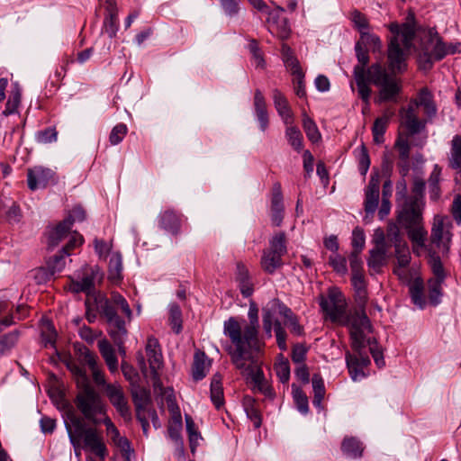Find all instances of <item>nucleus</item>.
<instances>
[{
    "instance_id": "nucleus-9",
    "label": "nucleus",
    "mask_w": 461,
    "mask_h": 461,
    "mask_svg": "<svg viewBox=\"0 0 461 461\" xmlns=\"http://www.w3.org/2000/svg\"><path fill=\"white\" fill-rule=\"evenodd\" d=\"M98 307L100 314L105 318L108 323V328H110V321L105 312L106 308H110L118 319H122L118 315V311L125 315L128 321H131L132 319V312L128 302L119 293L113 292L111 294V297L109 299L101 300Z\"/></svg>"
},
{
    "instance_id": "nucleus-27",
    "label": "nucleus",
    "mask_w": 461,
    "mask_h": 461,
    "mask_svg": "<svg viewBox=\"0 0 461 461\" xmlns=\"http://www.w3.org/2000/svg\"><path fill=\"white\" fill-rule=\"evenodd\" d=\"M160 228L176 235L180 229V218L171 210H167L160 213L158 218Z\"/></svg>"
},
{
    "instance_id": "nucleus-42",
    "label": "nucleus",
    "mask_w": 461,
    "mask_h": 461,
    "mask_svg": "<svg viewBox=\"0 0 461 461\" xmlns=\"http://www.w3.org/2000/svg\"><path fill=\"white\" fill-rule=\"evenodd\" d=\"M443 281L444 279H430L429 281V299L433 305L440 303Z\"/></svg>"
},
{
    "instance_id": "nucleus-49",
    "label": "nucleus",
    "mask_w": 461,
    "mask_h": 461,
    "mask_svg": "<svg viewBox=\"0 0 461 461\" xmlns=\"http://www.w3.org/2000/svg\"><path fill=\"white\" fill-rule=\"evenodd\" d=\"M169 321L172 329L176 333H179L182 330V313L178 305L171 304L169 310Z\"/></svg>"
},
{
    "instance_id": "nucleus-63",
    "label": "nucleus",
    "mask_w": 461,
    "mask_h": 461,
    "mask_svg": "<svg viewBox=\"0 0 461 461\" xmlns=\"http://www.w3.org/2000/svg\"><path fill=\"white\" fill-rule=\"evenodd\" d=\"M94 243L95 250L98 254L99 258H105L112 249V243L105 242L104 240L98 239H95Z\"/></svg>"
},
{
    "instance_id": "nucleus-35",
    "label": "nucleus",
    "mask_w": 461,
    "mask_h": 461,
    "mask_svg": "<svg viewBox=\"0 0 461 461\" xmlns=\"http://www.w3.org/2000/svg\"><path fill=\"white\" fill-rule=\"evenodd\" d=\"M237 280L239 282L241 294L245 297L250 296L253 293V286L249 280L248 270L240 264L238 265Z\"/></svg>"
},
{
    "instance_id": "nucleus-7",
    "label": "nucleus",
    "mask_w": 461,
    "mask_h": 461,
    "mask_svg": "<svg viewBox=\"0 0 461 461\" xmlns=\"http://www.w3.org/2000/svg\"><path fill=\"white\" fill-rule=\"evenodd\" d=\"M286 237L285 232L275 234L269 240V248L263 251L261 267L268 274H273L283 265L282 257L286 254Z\"/></svg>"
},
{
    "instance_id": "nucleus-33",
    "label": "nucleus",
    "mask_w": 461,
    "mask_h": 461,
    "mask_svg": "<svg viewBox=\"0 0 461 461\" xmlns=\"http://www.w3.org/2000/svg\"><path fill=\"white\" fill-rule=\"evenodd\" d=\"M449 166L461 173V136L456 135L451 141Z\"/></svg>"
},
{
    "instance_id": "nucleus-37",
    "label": "nucleus",
    "mask_w": 461,
    "mask_h": 461,
    "mask_svg": "<svg viewBox=\"0 0 461 461\" xmlns=\"http://www.w3.org/2000/svg\"><path fill=\"white\" fill-rule=\"evenodd\" d=\"M303 127L307 138L313 143L321 140V133L314 121L306 113L303 114Z\"/></svg>"
},
{
    "instance_id": "nucleus-40",
    "label": "nucleus",
    "mask_w": 461,
    "mask_h": 461,
    "mask_svg": "<svg viewBox=\"0 0 461 461\" xmlns=\"http://www.w3.org/2000/svg\"><path fill=\"white\" fill-rule=\"evenodd\" d=\"M312 388L314 392L313 404L320 407L325 395V386L321 376L319 374H314L312 379Z\"/></svg>"
},
{
    "instance_id": "nucleus-3",
    "label": "nucleus",
    "mask_w": 461,
    "mask_h": 461,
    "mask_svg": "<svg viewBox=\"0 0 461 461\" xmlns=\"http://www.w3.org/2000/svg\"><path fill=\"white\" fill-rule=\"evenodd\" d=\"M320 305L332 322L348 329L351 346L355 349L357 350L365 345L366 334L372 331L366 312L362 309L348 311L346 299L337 289H330L326 297L321 296Z\"/></svg>"
},
{
    "instance_id": "nucleus-16",
    "label": "nucleus",
    "mask_w": 461,
    "mask_h": 461,
    "mask_svg": "<svg viewBox=\"0 0 461 461\" xmlns=\"http://www.w3.org/2000/svg\"><path fill=\"white\" fill-rule=\"evenodd\" d=\"M285 207L281 185L275 183L272 187L270 216L274 226H280L284 219Z\"/></svg>"
},
{
    "instance_id": "nucleus-61",
    "label": "nucleus",
    "mask_w": 461,
    "mask_h": 461,
    "mask_svg": "<svg viewBox=\"0 0 461 461\" xmlns=\"http://www.w3.org/2000/svg\"><path fill=\"white\" fill-rule=\"evenodd\" d=\"M284 62L286 68L296 77V78L301 79L303 77V73L299 66V61L294 56H289L285 60H284Z\"/></svg>"
},
{
    "instance_id": "nucleus-15",
    "label": "nucleus",
    "mask_w": 461,
    "mask_h": 461,
    "mask_svg": "<svg viewBox=\"0 0 461 461\" xmlns=\"http://www.w3.org/2000/svg\"><path fill=\"white\" fill-rule=\"evenodd\" d=\"M104 392L121 416L123 418L129 417L130 408L122 386L117 384H106Z\"/></svg>"
},
{
    "instance_id": "nucleus-38",
    "label": "nucleus",
    "mask_w": 461,
    "mask_h": 461,
    "mask_svg": "<svg viewBox=\"0 0 461 461\" xmlns=\"http://www.w3.org/2000/svg\"><path fill=\"white\" fill-rule=\"evenodd\" d=\"M342 451L352 457H358L362 455L363 447L361 443L355 438H345L341 445Z\"/></svg>"
},
{
    "instance_id": "nucleus-18",
    "label": "nucleus",
    "mask_w": 461,
    "mask_h": 461,
    "mask_svg": "<svg viewBox=\"0 0 461 461\" xmlns=\"http://www.w3.org/2000/svg\"><path fill=\"white\" fill-rule=\"evenodd\" d=\"M82 360L86 365L88 366L89 369L91 370L94 382L98 386L102 385L105 389L107 384L105 381L104 373L100 368V366L98 364V357L90 350L86 348L82 352Z\"/></svg>"
},
{
    "instance_id": "nucleus-30",
    "label": "nucleus",
    "mask_w": 461,
    "mask_h": 461,
    "mask_svg": "<svg viewBox=\"0 0 461 461\" xmlns=\"http://www.w3.org/2000/svg\"><path fill=\"white\" fill-rule=\"evenodd\" d=\"M122 256L119 252H114L111 255L108 265V279L117 284L122 279Z\"/></svg>"
},
{
    "instance_id": "nucleus-22",
    "label": "nucleus",
    "mask_w": 461,
    "mask_h": 461,
    "mask_svg": "<svg viewBox=\"0 0 461 461\" xmlns=\"http://www.w3.org/2000/svg\"><path fill=\"white\" fill-rule=\"evenodd\" d=\"M253 106L255 115L259 122L260 130L264 132L268 127L269 119L265 97L258 89L255 91Z\"/></svg>"
},
{
    "instance_id": "nucleus-50",
    "label": "nucleus",
    "mask_w": 461,
    "mask_h": 461,
    "mask_svg": "<svg viewBox=\"0 0 461 461\" xmlns=\"http://www.w3.org/2000/svg\"><path fill=\"white\" fill-rule=\"evenodd\" d=\"M21 102V92L18 87L14 90L5 104V109L4 111L5 115H9L16 112Z\"/></svg>"
},
{
    "instance_id": "nucleus-5",
    "label": "nucleus",
    "mask_w": 461,
    "mask_h": 461,
    "mask_svg": "<svg viewBox=\"0 0 461 461\" xmlns=\"http://www.w3.org/2000/svg\"><path fill=\"white\" fill-rule=\"evenodd\" d=\"M422 52L425 59L424 68L431 67L434 60H439L445 56L461 52V42L444 43L438 33L429 31L422 41Z\"/></svg>"
},
{
    "instance_id": "nucleus-47",
    "label": "nucleus",
    "mask_w": 461,
    "mask_h": 461,
    "mask_svg": "<svg viewBox=\"0 0 461 461\" xmlns=\"http://www.w3.org/2000/svg\"><path fill=\"white\" fill-rule=\"evenodd\" d=\"M394 249L397 265L400 267H408L411 261V253L407 243H397Z\"/></svg>"
},
{
    "instance_id": "nucleus-36",
    "label": "nucleus",
    "mask_w": 461,
    "mask_h": 461,
    "mask_svg": "<svg viewBox=\"0 0 461 461\" xmlns=\"http://www.w3.org/2000/svg\"><path fill=\"white\" fill-rule=\"evenodd\" d=\"M285 130V137L289 142V144L295 149L296 151H301L303 149V134L300 130L294 126L293 124H286Z\"/></svg>"
},
{
    "instance_id": "nucleus-31",
    "label": "nucleus",
    "mask_w": 461,
    "mask_h": 461,
    "mask_svg": "<svg viewBox=\"0 0 461 461\" xmlns=\"http://www.w3.org/2000/svg\"><path fill=\"white\" fill-rule=\"evenodd\" d=\"M366 50L370 49L373 52H380L382 49V42L378 36L370 33L368 31L363 32L360 34L358 41L356 43Z\"/></svg>"
},
{
    "instance_id": "nucleus-55",
    "label": "nucleus",
    "mask_w": 461,
    "mask_h": 461,
    "mask_svg": "<svg viewBox=\"0 0 461 461\" xmlns=\"http://www.w3.org/2000/svg\"><path fill=\"white\" fill-rule=\"evenodd\" d=\"M330 264L333 267V269L339 274H346L348 271L347 268V260L344 257L335 254L330 257Z\"/></svg>"
},
{
    "instance_id": "nucleus-62",
    "label": "nucleus",
    "mask_w": 461,
    "mask_h": 461,
    "mask_svg": "<svg viewBox=\"0 0 461 461\" xmlns=\"http://www.w3.org/2000/svg\"><path fill=\"white\" fill-rule=\"evenodd\" d=\"M359 171L361 175L365 176L370 167V158L366 147L361 146L358 154Z\"/></svg>"
},
{
    "instance_id": "nucleus-52",
    "label": "nucleus",
    "mask_w": 461,
    "mask_h": 461,
    "mask_svg": "<svg viewBox=\"0 0 461 461\" xmlns=\"http://www.w3.org/2000/svg\"><path fill=\"white\" fill-rule=\"evenodd\" d=\"M355 50L358 64L354 67V71L357 68H361L363 75H367V71L366 72V67L369 62L368 50L362 48L357 44H356Z\"/></svg>"
},
{
    "instance_id": "nucleus-26",
    "label": "nucleus",
    "mask_w": 461,
    "mask_h": 461,
    "mask_svg": "<svg viewBox=\"0 0 461 461\" xmlns=\"http://www.w3.org/2000/svg\"><path fill=\"white\" fill-rule=\"evenodd\" d=\"M405 229L407 230L408 237L412 243L413 253L420 255V250L425 247L427 231L420 223Z\"/></svg>"
},
{
    "instance_id": "nucleus-58",
    "label": "nucleus",
    "mask_w": 461,
    "mask_h": 461,
    "mask_svg": "<svg viewBox=\"0 0 461 461\" xmlns=\"http://www.w3.org/2000/svg\"><path fill=\"white\" fill-rule=\"evenodd\" d=\"M17 341L16 333H9L0 339V356L10 350Z\"/></svg>"
},
{
    "instance_id": "nucleus-21",
    "label": "nucleus",
    "mask_w": 461,
    "mask_h": 461,
    "mask_svg": "<svg viewBox=\"0 0 461 461\" xmlns=\"http://www.w3.org/2000/svg\"><path fill=\"white\" fill-rule=\"evenodd\" d=\"M146 353L149 367L153 373H156L158 369L162 367L163 357L158 341L155 338L150 337L148 339L146 345Z\"/></svg>"
},
{
    "instance_id": "nucleus-64",
    "label": "nucleus",
    "mask_w": 461,
    "mask_h": 461,
    "mask_svg": "<svg viewBox=\"0 0 461 461\" xmlns=\"http://www.w3.org/2000/svg\"><path fill=\"white\" fill-rule=\"evenodd\" d=\"M307 348L302 345L297 344L293 348L292 359L294 363L303 365V361L306 357Z\"/></svg>"
},
{
    "instance_id": "nucleus-56",
    "label": "nucleus",
    "mask_w": 461,
    "mask_h": 461,
    "mask_svg": "<svg viewBox=\"0 0 461 461\" xmlns=\"http://www.w3.org/2000/svg\"><path fill=\"white\" fill-rule=\"evenodd\" d=\"M386 239L388 241L393 244L394 247H396L397 243L404 244L406 243L404 240H402L401 235H400V230L398 226L395 223H390L386 230Z\"/></svg>"
},
{
    "instance_id": "nucleus-32",
    "label": "nucleus",
    "mask_w": 461,
    "mask_h": 461,
    "mask_svg": "<svg viewBox=\"0 0 461 461\" xmlns=\"http://www.w3.org/2000/svg\"><path fill=\"white\" fill-rule=\"evenodd\" d=\"M221 375L215 374L211 382V399L217 409L223 404V388Z\"/></svg>"
},
{
    "instance_id": "nucleus-51",
    "label": "nucleus",
    "mask_w": 461,
    "mask_h": 461,
    "mask_svg": "<svg viewBox=\"0 0 461 461\" xmlns=\"http://www.w3.org/2000/svg\"><path fill=\"white\" fill-rule=\"evenodd\" d=\"M245 409L248 416L253 421L256 428H259L261 425V416L258 410L254 406V400L251 398H245Z\"/></svg>"
},
{
    "instance_id": "nucleus-41",
    "label": "nucleus",
    "mask_w": 461,
    "mask_h": 461,
    "mask_svg": "<svg viewBox=\"0 0 461 461\" xmlns=\"http://www.w3.org/2000/svg\"><path fill=\"white\" fill-rule=\"evenodd\" d=\"M410 294L414 304L422 308L425 304L423 296V283L420 279H415L410 286Z\"/></svg>"
},
{
    "instance_id": "nucleus-1",
    "label": "nucleus",
    "mask_w": 461,
    "mask_h": 461,
    "mask_svg": "<svg viewBox=\"0 0 461 461\" xmlns=\"http://www.w3.org/2000/svg\"><path fill=\"white\" fill-rule=\"evenodd\" d=\"M408 20L401 26L397 23H391L389 26L393 34L390 39L387 50L390 73L378 62L367 68V75H363L361 68L353 71L358 95L366 106L369 104L372 92L369 86L370 82L379 88L378 95L375 100L376 104L395 101L402 90L401 82L394 74L406 69V58L412 45L415 33L412 23L413 14H410Z\"/></svg>"
},
{
    "instance_id": "nucleus-44",
    "label": "nucleus",
    "mask_w": 461,
    "mask_h": 461,
    "mask_svg": "<svg viewBox=\"0 0 461 461\" xmlns=\"http://www.w3.org/2000/svg\"><path fill=\"white\" fill-rule=\"evenodd\" d=\"M389 118V115H384L382 117L377 118L375 121V123L373 125V135L374 140L376 143H380L383 141V137L387 128Z\"/></svg>"
},
{
    "instance_id": "nucleus-34",
    "label": "nucleus",
    "mask_w": 461,
    "mask_h": 461,
    "mask_svg": "<svg viewBox=\"0 0 461 461\" xmlns=\"http://www.w3.org/2000/svg\"><path fill=\"white\" fill-rule=\"evenodd\" d=\"M346 363L353 381L360 380L366 376L363 367L359 366L357 357L350 354L349 351L346 353Z\"/></svg>"
},
{
    "instance_id": "nucleus-8",
    "label": "nucleus",
    "mask_w": 461,
    "mask_h": 461,
    "mask_svg": "<svg viewBox=\"0 0 461 461\" xmlns=\"http://www.w3.org/2000/svg\"><path fill=\"white\" fill-rule=\"evenodd\" d=\"M423 200L419 197L406 199L398 210L397 220L403 228L413 227L420 223L423 209Z\"/></svg>"
},
{
    "instance_id": "nucleus-39",
    "label": "nucleus",
    "mask_w": 461,
    "mask_h": 461,
    "mask_svg": "<svg viewBox=\"0 0 461 461\" xmlns=\"http://www.w3.org/2000/svg\"><path fill=\"white\" fill-rule=\"evenodd\" d=\"M119 28L118 12L107 13L103 25V32L110 38L116 36Z\"/></svg>"
},
{
    "instance_id": "nucleus-29",
    "label": "nucleus",
    "mask_w": 461,
    "mask_h": 461,
    "mask_svg": "<svg viewBox=\"0 0 461 461\" xmlns=\"http://www.w3.org/2000/svg\"><path fill=\"white\" fill-rule=\"evenodd\" d=\"M386 249L374 248L369 251V258L367 259V266L374 273H379L381 268L386 263L387 257Z\"/></svg>"
},
{
    "instance_id": "nucleus-59",
    "label": "nucleus",
    "mask_w": 461,
    "mask_h": 461,
    "mask_svg": "<svg viewBox=\"0 0 461 461\" xmlns=\"http://www.w3.org/2000/svg\"><path fill=\"white\" fill-rule=\"evenodd\" d=\"M365 241L364 231L359 228L354 229L352 232L353 251H358L360 253L365 247Z\"/></svg>"
},
{
    "instance_id": "nucleus-43",
    "label": "nucleus",
    "mask_w": 461,
    "mask_h": 461,
    "mask_svg": "<svg viewBox=\"0 0 461 461\" xmlns=\"http://www.w3.org/2000/svg\"><path fill=\"white\" fill-rule=\"evenodd\" d=\"M447 236V233L444 231V218L438 215L435 216L431 230L432 242L439 244Z\"/></svg>"
},
{
    "instance_id": "nucleus-57",
    "label": "nucleus",
    "mask_w": 461,
    "mask_h": 461,
    "mask_svg": "<svg viewBox=\"0 0 461 461\" xmlns=\"http://www.w3.org/2000/svg\"><path fill=\"white\" fill-rule=\"evenodd\" d=\"M294 398L298 411L303 414H306L309 411V405L308 398L305 393L303 391L297 389L294 392Z\"/></svg>"
},
{
    "instance_id": "nucleus-23",
    "label": "nucleus",
    "mask_w": 461,
    "mask_h": 461,
    "mask_svg": "<svg viewBox=\"0 0 461 461\" xmlns=\"http://www.w3.org/2000/svg\"><path fill=\"white\" fill-rule=\"evenodd\" d=\"M410 104H412L417 109L419 106L423 107L424 113L429 118H431L437 113V107L433 101L432 94L429 91L428 88H422L418 96L411 100Z\"/></svg>"
},
{
    "instance_id": "nucleus-13",
    "label": "nucleus",
    "mask_w": 461,
    "mask_h": 461,
    "mask_svg": "<svg viewBox=\"0 0 461 461\" xmlns=\"http://www.w3.org/2000/svg\"><path fill=\"white\" fill-rule=\"evenodd\" d=\"M416 110L412 104L400 110L401 125L408 131L410 135L419 133L425 127V122L419 119Z\"/></svg>"
},
{
    "instance_id": "nucleus-28",
    "label": "nucleus",
    "mask_w": 461,
    "mask_h": 461,
    "mask_svg": "<svg viewBox=\"0 0 461 461\" xmlns=\"http://www.w3.org/2000/svg\"><path fill=\"white\" fill-rule=\"evenodd\" d=\"M210 367V362L203 352L196 351L194 356L193 378L195 381L203 379Z\"/></svg>"
},
{
    "instance_id": "nucleus-14",
    "label": "nucleus",
    "mask_w": 461,
    "mask_h": 461,
    "mask_svg": "<svg viewBox=\"0 0 461 461\" xmlns=\"http://www.w3.org/2000/svg\"><path fill=\"white\" fill-rule=\"evenodd\" d=\"M380 177L378 174L372 175L365 190V212L367 215H373L379 203Z\"/></svg>"
},
{
    "instance_id": "nucleus-25",
    "label": "nucleus",
    "mask_w": 461,
    "mask_h": 461,
    "mask_svg": "<svg viewBox=\"0 0 461 461\" xmlns=\"http://www.w3.org/2000/svg\"><path fill=\"white\" fill-rule=\"evenodd\" d=\"M97 347L110 372H116L118 369V359L112 344L106 339H103L98 341Z\"/></svg>"
},
{
    "instance_id": "nucleus-48",
    "label": "nucleus",
    "mask_w": 461,
    "mask_h": 461,
    "mask_svg": "<svg viewBox=\"0 0 461 461\" xmlns=\"http://www.w3.org/2000/svg\"><path fill=\"white\" fill-rule=\"evenodd\" d=\"M68 367L75 376L77 383L79 386L83 388L85 386L90 385L88 377L83 367L79 366L77 364L73 362L68 363Z\"/></svg>"
},
{
    "instance_id": "nucleus-11",
    "label": "nucleus",
    "mask_w": 461,
    "mask_h": 461,
    "mask_svg": "<svg viewBox=\"0 0 461 461\" xmlns=\"http://www.w3.org/2000/svg\"><path fill=\"white\" fill-rule=\"evenodd\" d=\"M83 243V237L79 233H74L68 243L62 248L59 255H55L48 261V268L51 276L59 273L65 267V256L69 255V251Z\"/></svg>"
},
{
    "instance_id": "nucleus-54",
    "label": "nucleus",
    "mask_w": 461,
    "mask_h": 461,
    "mask_svg": "<svg viewBox=\"0 0 461 461\" xmlns=\"http://www.w3.org/2000/svg\"><path fill=\"white\" fill-rule=\"evenodd\" d=\"M127 133V127L123 123L115 125L109 136V140L112 145H117L120 143Z\"/></svg>"
},
{
    "instance_id": "nucleus-60",
    "label": "nucleus",
    "mask_w": 461,
    "mask_h": 461,
    "mask_svg": "<svg viewBox=\"0 0 461 461\" xmlns=\"http://www.w3.org/2000/svg\"><path fill=\"white\" fill-rule=\"evenodd\" d=\"M276 373L282 383L288 382L290 378V366L287 361H280L275 366Z\"/></svg>"
},
{
    "instance_id": "nucleus-17",
    "label": "nucleus",
    "mask_w": 461,
    "mask_h": 461,
    "mask_svg": "<svg viewBox=\"0 0 461 461\" xmlns=\"http://www.w3.org/2000/svg\"><path fill=\"white\" fill-rule=\"evenodd\" d=\"M52 177L53 172L50 168H45L40 166L30 168L27 172L28 187L32 191L38 188H43L48 185Z\"/></svg>"
},
{
    "instance_id": "nucleus-45",
    "label": "nucleus",
    "mask_w": 461,
    "mask_h": 461,
    "mask_svg": "<svg viewBox=\"0 0 461 461\" xmlns=\"http://www.w3.org/2000/svg\"><path fill=\"white\" fill-rule=\"evenodd\" d=\"M349 19L360 34L369 30V22L366 16L358 10H353L349 14Z\"/></svg>"
},
{
    "instance_id": "nucleus-10",
    "label": "nucleus",
    "mask_w": 461,
    "mask_h": 461,
    "mask_svg": "<svg viewBox=\"0 0 461 461\" xmlns=\"http://www.w3.org/2000/svg\"><path fill=\"white\" fill-rule=\"evenodd\" d=\"M105 312L110 321V328L107 330L108 334L118 347L119 353L124 357L126 352L123 344L128 335L125 321L122 319H118L110 308H106Z\"/></svg>"
},
{
    "instance_id": "nucleus-12",
    "label": "nucleus",
    "mask_w": 461,
    "mask_h": 461,
    "mask_svg": "<svg viewBox=\"0 0 461 461\" xmlns=\"http://www.w3.org/2000/svg\"><path fill=\"white\" fill-rule=\"evenodd\" d=\"M284 12V8L277 7L276 11L268 12L267 20L268 32L284 41L286 40L291 33L287 19L281 17L280 13Z\"/></svg>"
},
{
    "instance_id": "nucleus-20",
    "label": "nucleus",
    "mask_w": 461,
    "mask_h": 461,
    "mask_svg": "<svg viewBox=\"0 0 461 461\" xmlns=\"http://www.w3.org/2000/svg\"><path fill=\"white\" fill-rule=\"evenodd\" d=\"M69 221L70 220H64L49 230L47 238V244L49 249H54L67 237H69V240L71 239V236L74 234V232H69ZM75 233L77 232L75 231Z\"/></svg>"
},
{
    "instance_id": "nucleus-53",
    "label": "nucleus",
    "mask_w": 461,
    "mask_h": 461,
    "mask_svg": "<svg viewBox=\"0 0 461 461\" xmlns=\"http://www.w3.org/2000/svg\"><path fill=\"white\" fill-rule=\"evenodd\" d=\"M41 336L45 347H47L48 345L54 346L57 334L52 324L49 321H46L42 324Z\"/></svg>"
},
{
    "instance_id": "nucleus-2",
    "label": "nucleus",
    "mask_w": 461,
    "mask_h": 461,
    "mask_svg": "<svg viewBox=\"0 0 461 461\" xmlns=\"http://www.w3.org/2000/svg\"><path fill=\"white\" fill-rule=\"evenodd\" d=\"M258 313L257 305L251 303L248 313L249 322H240L236 318L230 317L224 321L223 332L232 343V347L228 348L232 364L258 391L271 396L272 389L264 379L258 358L261 343L258 336Z\"/></svg>"
},
{
    "instance_id": "nucleus-24",
    "label": "nucleus",
    "mask_w": 461,
    "mask_h": 461,
    "mask_svg": "<svg viewBox=\"0 0 461 461\" xmlns=\"http://www.w3.org/2000/svg\"><path fill=\"white\" fill-rule=\"evenodd\" d=\"M102 421L105 425L106 435L110 438L111 442L120 450H128L130 441L120 434L119 429L116 428L112 420L108 416H105Z\"/></svg>"
},
{
    "instance_id": "nucleus-4",
    "label": "nucleus",
    "mask_w": 461,
    "mask_h": 461,
    "mask_svg": "<svg viewBox=\"0 0 461 461\" xmlns=\"http://www.w3.org/2000/svg\"><path fill=\"white\" fill-rule=\"evenodd\" d=\"M65 427L76 456H79L82 448H86L102 461L105 459L108 449L97 429L86 427L82 418L76 415L74 411H69L67 414Z\"/></svg>"
},
{
    "instance_id": "nucleus-6",
    "label": "nucleus",
    "mask_w": 461,
    "mask_h": 461,
    "mask_svg": "<svg viewBox=\"0 0 461 461\" xmlns=\"http://www.w3.org/2000/svg\"><path fill=\"white\" fill-rule=\"evenodd\" d=\"M76 404L85 418L95 425L101 423L98 415L107 416L100 396L91 385L82 388L77 395Z\"/></svg>"
},
{
    "instance_id": "nucleus-19",
    "label": "nucleus",
    "mask_w": 461,
    "mask_h": 461,
    "mask_svg": "<svg viewBox=\"0 0 461 461\" xmlns=\"http://www.w3.org/2000/svg\"><path fill=\"white\" fill-rule=\"evenodd\" d=\"M272 97L275 108L285 124H293L294 113L284 94L278 89H274Z\"/></svg>"
},
{
    "instance_id": "nucleus-46",
    "label": "nucleus",
    "mask_w": 461,
    "mask_h": 461,
    "mask_svg": "<svg viewBox=\"0 0 461 461\" xmlns=\"http://www.w3.org/2000/svg\"><path fill=\"white\" fill-rule=\"evenodd\" d=\"M441 169L438 165L434 166V168L429 178V186L430 189V197L434 200H437L439 196V178H440Z\"/></svg>"
}]
</instances>
